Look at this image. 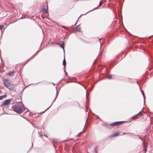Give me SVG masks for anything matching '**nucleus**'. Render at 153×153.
<instances>
[{
	"mask_svg": "<svg viewBox=\"0 0 153 153\" xmlns=\"http://www.w3.org/2000/svg\"><path fill=\"white\" fill-rule=\"evenodd\" d=\"M82 15H81L80 16H79V18L80 17V16H81Z\"/></svg>",
	"mask_w": 153,
	"mask_h": 153,
	"instance_id": "28",
	"label": "nucleus"
},
{
	"mask_svg": "<svg viewBox=\"0 0 153 153\" xmlns=\"http://www.w3.org/2000/svg\"><path fill=\"white\" fill-rule=\"evenodd\" d=\"M81 28L79 26V25L76 26L75 28V30L76 31L79 32L80 31Z\"/></svg>",
	"mask_w": 153,
	"mask_h": 153,
	"instance_id": "7",
	"label": "nucleus"
},
{
	"mask_svg": "<svg viewBox=\"0 0 153 153\" xmlns=\"http://www.w3.org/2000/svg\"><path fill=\"white\" fill-rule=\"evenodd\" d=\"M64 43V42L63 41L62 42V45L60 44L59 45H60L61 47L63 49L64 51V52H65V50H64V45H63Z\"/></svg>",
	"mask_w": 153,
	"mask_h": 153,
	"instance_id": "11",
	"label": "nucleus"
},
{
	"mask_svg": "<svg viewBox=\"0 0 153 153\" xmlns=\"http://www.w3.org/2000/svg\"><path fill=\"white\" fill-rule=\"evenodd\" d=\"M87 95H88V94H87V90H86V98L87 97Z\"/></svg>",
	"mask_w": 153,
	"mask_h": 153,
	"instance_id": "21",
	"label": "nucleus"
},
{
	"mask_svg": "<svg viewBox=\"0 0 153 153\" xmlns=\"http://www.w3.org/2000/svg\"><path fill=\"white\" fill-rule=\"evenodd\" d=\"M95 9V8H94V9H93V10H90L89 11H88V12H87V13H86H86H89V12H90V11H91L93 10H94V9Z\"/></svg>",
	"mask_w": 153,
	"mask_h": 153,
	"instance_id": "18",
	"label": "nucleus"
},
{
	"mask_svg": "<svg viewBox=\"0 0 153 153\" xmlns=\"http://www.w3.org/2000/svg\"><path fill=\"white\" fill-rule=\"evenodd\" d=\"M39 135L41 137H42L43 135L42 134H40V133H39Z\"/></svg>",
	"mask_w": 153,
	"mask_h": 153,
	"instance_id": "23",
	"label": "nucleus"
},
{
	"mask_svg": "<svg viewBox=\"0 0 153 153\" xmlns=\"http://www.w3.org/2000/svg\"><path fill=\"white\" fill-rule=\"evenodd\" d=\"M65 73L66 74V75L67 76L68 73H67L65 71Z\"/></svg>",
	"mask_w": 153,
	"mask_h": 153,
	"instance_id": "22",
	"label": "nucleus"
},
{
	"mask_svg": "<svg viewBox=\"0 0 153 153\" xmlns=\"http://www.w3.org/2000/svg\"><path fill=\"white\" fill-rule=\"evenodd\" d=\"M32 147H33V143H32Z\"/></svg>",
	"mask_w": 153,
	"mask_h": 153,
	"instance_id": "25",
	"label": "nucleus"
},
{
	"mask_svg": "<svg viewBox=\"0 0 153 153\" xmlns=\"http://www.w3.org/2000/svg\"><path fill=\"white\" fill-rule=\"evenodd\" d=\"M124 121H118V122H114L113 123L110 124L109 125L108 124H106L105 125V126L106 127H108V126H115L121 124L122 123H124Z\"/></svg>",
	"mask_w": 153,
	"mask_h": 153,
	"instance_id": "3",
	"label": "nucleus"
},
{
	"mask_svg": "<svg viewBox=\"0 0 153 153\" xmlns=\"http://www.w3.org/2000/svg\"><path fill=\"white\" fill-rule=\"evenodd\" d=\"M35 56V55L34 56H33V57L31 58V59H32V58H33L34 57V56Z\"/></svg>",
	"mask_w": 153,
	"mask_h": 153,
	"instance_id": "27",
	"label": "nucleus"
},
{
	"mask_svg": "<svg viewBox=\"0 0 153 153\" xmlns=\"http://www.w3.org/2000/svg\"><path fill=\"white\" fill-rule=\"evenodd\" d=\"M12 108L14 111L19 114L21 113L25 109L24 105L21 102L13 105Z\"/></svg>",
	"mask_w": 153,
	"mask_h": 153,
	"instance_id": "1",
	"label": "nucleus"
},
{
	"mask_svg": "<svg viewBox=\"0 0 153 153\" xmlns=\"http://www.w3.org/2000/svg\"><path fill=\"white\" fill-rule=\"evenodd\" d=\"M54 139H53L52 140V141H54Z\"/></svg>",
	"mask_w": 153,
	"mask_h": 153,
	"instance_id": "26",
	"label": "nucleus"
},
{
	"mask_svg": "<svg viewBox=\"0 0 153 153\" xmlns=\"http://www.w3.org/2000/svg\"><path fill=\"white\" fill-rule=\"evenodd\" d=\"M1 96H2V97H3V99L4 98H5L6 97L7 95L6 94H4L3 95Z\"/></svg>",
	"mask_w": 153,
	"mask_h": 153,
	"instance_id": "15",
	"label": "nucleus"
},
{
	"mask_svg": "<svg viewBox=\"0 0 153 153\" xmlns=\"http://www.w3.org/2000/svg\"><path fill=\"white\" fill-rule=\"evenodd\" d=\"M3 27H4L3 26L0 25V29H3Z\"/></svg>",
	"mask_w": 153,
	"mask_h": 153,
	"instance_id": "17",
	"label": "nucleus"
},
{
	"mask_svg": "<svg viewBox=\"0 0 153 153\" xmlns=\"http://www.w3.org/2000/svg\"><path fill=\"white\" fill-rule=\"evenodd\" d=\"M112 75H109L108 76V79H111L112 78Z\"/></svg>",
	"mask_w": 153,
	"mask_h": 153,
	"instance_id": "13",
	"label": "nucleus"
},
{
	"mask_svg": "<svg viewBox=\"0 0 153 153\" xmlns=\"http://www.w3.org/2000/svg\"><path fill=\"white\" fill-rule=\"evenodd\" d=\"M15 73V72H13V71H10L7 74V75L9 76H12L14 75Z\"/></svg>",
	"mask_w": 153,
	"mask_h": 153,
	"instance_id": "8",
	"label": "nucleus"
},
{
	"mask_svg": "<svg viewBox=\"0 0 153 153\" xmlns=\"http://www.w3.org/2000/svg\"><path fill=\"white\" fill-rule=\"evenodd\" d=\"M141 111H140L139 113H138L137 115H139L140 116H142V113H140V112Z\"/></svg>",
	"mask_w": 153,
	"mask_h": 153,
	"instance_id": "14",
	"label": "nucleus"
},
{
	"mask_svg": "<svg viewBox=\"0 0 153 153\" xmlns=\"http://www.w3.org/2000/svg\"><path fill=\"white\" fill-rule=\"evenodd\" d=\"M62 27H63V28H65V29H67V27H65V26H62Z\"/></svg>",
	"mask_w": 153,
	"mask_h": 153,
	"instance_id": "20",
	"label": "nucleus"
},
{
	"mask_svg": "<svg viewBox=\"0 0 153 153\" xmlns=\"http://www.w3.org/2000/svg\"><path fill=\"white\" fill-rule=\"evenodd\" d=\"M119 135V133L118 132H116L114 134H113L110 137H114L117 136Z\"/></svg>",
	"mask_w": 153,
	"mask_h": 153,
	"instance_id": "9",
	"label": "nucleus"
},
{
	"mask_svg": "<svg viewBox=\"0 0 153 153\" xmlns=\"http://www.w3.org/2000/svg\"><path fill=\"white\" fill-rule=\"evenodd\" d=\"M141 91L143 94V97H144V102H145V95L144 94V92H143V91L142 90H141Z\"/></svg>",
	"mask_w": 153,
	"mask_h": 153,
	"instance_id": "12",
	"label": "nucleus"
},
{
	"mask_svg": "<svg viewBox=\"0 0 153 153\" xmlns=\"http://www.w3.org/2000/svg\"><path fill=\"white\" fill-rule=\"evenodd\" d=\"M12 100L11 99H8V100H6L2 104V105H7L10 103V102L11 101H12Z\"/></svg>",
	"mask_w": 153,
	"mask_h": 153,
	"instance_id": "5",
	"label": "nucleus"
},
{
	"mask_svg": "<svg viewBox=\"0 0 153 153\" xmlns=\"http://www.w3.org/2000/svg\"><path fill=\"white\" fill-rule=\"evenodd\" d=\"M45 136L46 137H47V136L45 134Z\"/></svg>",
	"mask_w": 153,
	"mask_h": 153,
	"instance_id": "24",
	"label": "nucleus"
},
{
	"mask_svg": "<svg viewBox=\"0 0 153 153\" xmlns=\"http://www.w3.org/2000/svg\"><path fill=\"white\" fill-rule=\"evenodd\" d=\"M3 82L4 85L6 88L10 90L12 89V84L10 80L7 79H5L3 80Z\"/></svg>",
	"mask_w": 153,
	"mask_h": 153,
	"instance_id": "2",
	"label": "nucleus"
},
{
	"mask_svg": "<svg viewBox=\"0 0 153 153\" xmlns=\"http://www.w3.org/2000/svg\"><path fill=\"white\" fill-rule=\"evenodd\" d=\"M102 1H100V3H99V5L100 6L101 5H102Z\"/></svg>",
	"mask_w": 153,
	"mask_h": 153,
	"instance_id": "16",
	"label": "nucleus"
},
{
	"mask_svg": "<svg viewBox=\"0 0 153 153\" xmlns=\"http://www.w3.org/2000/svg\"><path fill=\"white\" fill-rule=\"evenodd\" d=\"M42 12L44 13H47L48 14V9L43 8L42 10Z\"/></svg>",
	"mask_w": 153,
	"mask_h": 153,
	"instance_id": "6",
	"label": "nucleus"
},
{
	"mask_svg": "<svg viewBox=\"0 0 153 153\" xmlns=\"http://www.w3.org/2000/svg\"><path fill=\"white\" fill-rule=\"evenodd\" d=\"M66 65V60L65 59V56H64V58L63 61V65L65 67Z\"/></svg>",
	"mask_w": 153,
	"mask_h": 153,
	"instance_id": "10",
	"label": "nucleus"
},
{
	"mask_svg": "<svg viewBox=\"0 0 153 153\" xmlns=\"http://www.w3.org/2000/svg\"><path fill=\"white\" fill-rule=\"evenodd\" d=\"M3 99V97L2 96H0V100H2Z\"/></svg>",
	"mask_w": 153,
	"mask_h": 153,
	"instance_id": "19",
	"label": "nucleus"
},
{
	"mask_svg": "<svg viewBox=\"0 0 153 153\" xmlns=\"http://www.w3.org/2000/svg\"><path fill=\"white\" fill-rule=\"evenodd\" d=\"M58 92H57V90L56 91V97L54 99V100L53 102L51 104V105L48 107V108L46 110H45L44 111L41 112V114H42V113H43L46 110H47L48 109V108H49L51 107V106L52 105L53 103L55 101V100H56V99L57 96H58Z\"/></svg>",
	"mask_w": 153,
	"mask_h": 153,
	"instance_id": "4",
	"label": "nucleus"
}]
</instances>
